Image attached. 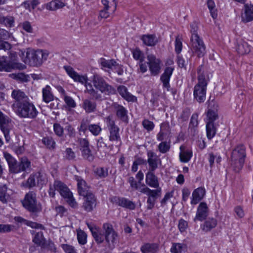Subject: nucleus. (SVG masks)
<instances>
[{
    "label": "nucleus",
    "mask_w": 253,
    "mask_h": 253,
    "mask_svg": "<svg viewBox=\"0 0 253 253\" xmlns=\"http://www.w3.org/2000/svg\"><path fill=\"white\" fill-rule=\"evenodd\" d=\"M84 198L83 205L84 210L87 212L92 211L96 207L97 199L94 195L92 193H89L86 195L83 196Z\"/></svg>",
    "instance_id": "17"
},
{
    "label": "nucleus",
    "mask_w": 253,
    "mask_h": 253,
    "mask_svg": "<svg viewBox=\"0 0 253 253\" xmlns=\"http://www.w3.org/2000/svg\"><path fill=\"white\" fill-rule=\"evenodd\" d=\"M217 117L218 115L216 111L209 109L207 113V122H211L213 123V122L216 120Z\"/></svg>",
    "instance_id": "51"
},
{
    "label": "nucleus",
    "mask_w": 253,
    "mask_h": 253,
    "mask_svg": "<svg viewBox=\"0 0 253 253\" xmlns=\"http://www.w3.org/2000/svg\"><path fill=\"white\" fill-rule=\"evenodd\" d=\"M22 203L23 207L31 212L37 213L42 210L41 205L37 203L36 194L33 191L25 195Z\"/></svg>",
    "instance_id": "7"
},
{
    "label": "nucleus",
    "mask_w": 253,
    "mask_h": 253,
    "mask_svg": "<svg viewBox=\"0 0 253 253\" xmlns=\"http://www.w3.org/2000/svg\"><path fill=\"white\" fill-rule=\"evenodd\" d=\"M64 100L68 107L71 108H74L76 107V103L71 97L64 95Z\"/></svg>",
    "instance_id": "58"
},
{
    "label": "nucleus",
    "mask_w": 253,
    "mask_h": 253,
    "mask_svg": "<svg viewBox=\"0 0 253 253\" xmlns=\"http://www.w3.org/2000/svg\"><path fill=\"white\" fill-rule=\"evenodd\" d=\"M205 193V189L203 187H199L195 189L192 193V198L191 204L192 205L197 204L203 198Z\"/></svg>",
    "instance_id": "26"
},
{
    "label": "nucleus",
    "mask_w": 253,
    "mask_h": 253,
    "mask_svg": "<svg viewBox=\"0 0 253 253\" xmlns=\"http://www.w3.org/2000/svg\"><path fill=\"white\" fill-rule=\"evenodd\" d=\"M116 201L118 205L130 210H134L136 207L135 203L125 198H118Z\"/></svg>",
    "instance_id": "30"
},
{
    "label": "nucleus",
    "mask_w": 253,
    "mask_h": 253,
    "mask_svg": "<svg viewBox=\"0 0 253 253\" xmlns=\"http://www.w3.org/2000/svg\"><path fill=\"white\" fill-rule=\"evenodd\" d=\"M178 229L182 233L184 232L188 227V223L183 219H180L178 223Z\"/></svg>",
    "instance_id": "64"
},
{
    "label": "nucleus",
    "mask_w": 253,
    "mask_h": 253,
    "mask_svg": "<svg viewBox=\"0 0 253 253\" xmlns=\"http://www.w3.org/2000/svg\"><path fill=\"white\" fill-rule=\"evenodd\" d=\"M180 152L179 153V159L182 163H187L192 157V152L190 150H185L183 146L180 147Z\"/></svg>",
    "instance_id": "32"
},
{
    "label": "nucleus",
    "mask_w": 253,
    "mask_h": 253,
    "mask_svg": "<svg viewBox=\"0 0 253 253\" xmlns=\"http://www.w3.org/2000/svg\"><path fill=\"white\" fill-rule=\"evenodd\" d=\"M118 91L122 97L127 101L135 102L137 100L135 96L127 91V89L125 86H119L118 87Z\"/></svg>",
    "instance_id": "27"
},
{
    "label": "nucleus",
    "mask_w": 253,
    "mask_h": 253,
    "mask_svg": "<svg viewBox=\"0 0 253 253\" xmlns=\"http://www.w3.org/2000/svg\"><path fill=\"white\" fill-rule=\"evenodd\" d=\"M75 179L77 181L78 191L79 194L83 196L92 193L90 191V187L85 181L81 176H76Z\"/></svg>",
    "instance_id": "18"
},
{
    "label": "nucleus",
    "mask_w": 253,
    "mask_h": 253,
    "mask_svg": "<svg viewBox=\"0 0 253 253\" xmlns=\"http://www.w3.org/2000/svg\"><path fill=\"white\" fill-rule=\"evenodd\" d=\"M147 64L149 65V70L153 76L158 75L161 70V61L159 59L156 57L152 54H149L147 56Z\"/></svg>",
    "instance_id": "16"
},
{
    "label": "nucleus",
    "mask_w": 253,
    "mask_h": 253,
    "mask_svg": "<svg viewBox=\"0 0 253 253\" xmlns=\"http://www.w3.org/2000/svg\"><path fill=\"white\" fill-rule=\"evenodd\" d=\"M246 157L244 146L238 145L233 150L231 156V165L234 171L239 172L242 169Z\"/></svg>",
    "instance_id": "4"
},
{
    "label": "nucleus",
    "mask_w": 253,
    "mask_h": 253,
    "mask_svg": "<svg viewBox=\"0 0 253 253\" xmlns=\"http://www.w3.org/2000/svg\"><path fill=\"white\" fill-rule=\"evenodd\" d=\"M64 154V158L68 160H73L75 159L76 157L75 152L70 148H66Z\"/></svg>",
    "instance_id": "54"
},
{
    "label": "nucleus",
    "mask_w": 253,
    "mask_h": 253,
    "mask_svg": "<svg viewBox=\"0 0 253 253\" xmlns=\"http://www.w3.org/2000/svg\"><path fill=\"white\" fill-rule=\"evenodd\" d=\"M64 68L68 75L74 80L75 82H79L82 84H85L86 90L85 92L88 93L92 97L95 99H100L101 98V95L97 90L94 89L91 84H86L87 77L85 75H80L77 73L74 69L69 66H65Z\"/></svg>",
    "instance_id": "2"
},
{
    "label": "nucleus",
    "mask_w": 253,
    "mask_h": 253,
    "mask_svg": "<svg viewBox=\"0 0 253 253\" xmlns=\"http://www.w3.org/2000/svg\"><path fill=\"white\" fill-rule=\"evenodd\" d=\"M127 181L130 184V187L132 190H138L141 193H142V191L141 189L148 187V186L144 183L141 184L139 183L138 181H136L134 177L132 176L128 177Z\"/></svg>",
    "instance_id": "35"
},
{
    "label": "nucleus",
    "mask_w": 253,
    "mask_h": 253,
    "mask_svg": "<svg viewBox=\"0 0 253 253\" xmlns=\"http://www.w3.org/2000/svg\"><path fill=\"white\" fill-rule=\"evenodd\" d=\"M92 83L95 88L102 93L110 95L115 93V88L109 84L102 77L97 74L93 76Z\"/></svg>",
    "instance_id": "8"
},
{
    "label": "nucleus",
    "mask_w": 253,
    "mask_h": 253,
    "mask_svg": "<svg viewBox=\"0 0 253 253\" xmlns=\"http://www.w3.org/2000/svg\"><path fill=\"white\" fill-rule=\"evenodd\" d=\"M42 100L47 103L53 100V95L51 91V87L46 85L42 88Z\"/></svg>",
    "instance_id": "37"
},
{
    "label": "nucleus",
    "mask_w": 253,
    "mask_h": 253,
    "mask_svg": "<svg viewBox=\"0 0 253 253\" xmlns=\"http://www.w3.org/2000/svg\"><path fill=\"white\" fill-rule=\"evenodd\" d=\"M158 249V245L154 243H146L141 247V251L142 253H156Z\"/></svg>",
    "instance_id": "36"
},
{
    "label": "nucleus",
    "mask_w": 253,
    "mask_h": 253,
    "mask_svg": "<svg viewBox=\"0 0 253 253\" xmlns=\"http://www.w3.org/2000/svg\"><path fill=\"white\" fill-rule=\"evenodd\" d=\"M141 39L145 45L150 46L155 45L158 42L154 35H145L142 36Z\"/></svg>",
    "instance_id": "34"
},
{
    "label": "nucleus",
    "mask_w": 253,
    "mask_h": 253,
    "mask_svg": "<svg viewBox=\"0 0 253 253\" xmlns=\"http://www.w3.org/2000/svg\"><path fill=\"white\" fill-rule=\"evenodd\" d=\"M105 120L109 131V140L116 143L121 142V137L119 134L120 128L115 125L113 117L109 116L105 118Z\"/></svg>",
    "instance_id": "11"
},
{
    "label": "nucleus",
    "mask_w": 253,
    "mask_h": 253,
    "mask_svg": "<svg viewBox=\"0 0 253 253\" xmlns=\"http://www.w3.org/2000/svg\"><path fill=\"white\" fill-rule=\"evenodd\" d=\"M11 97L15 100V102L12 105L14 110L19 106L29 100V97L25 93L19 89L13 90L11 93Z\"/></svg>",
    "instance_id": "15"
},
{
    "label": "nucleus",
    "mask_w": 253,
    "mask_h": 253,
    "mask_svg": "<svg viewBox=\"0 0 253 253\" xmlns=\"http://www.w3.org/2000/svg\"><path fill=\"white\" fill-rule=\"evenodd\" d=\"M11 122V119L0 110V129L3 132L7 142H8L10 139L9 131Z\"/></svg>",
    "instance_id": "14"
},
{
    "label": "nucleus",
    "mask_w": 253,
    "mask_h": 253,
    "mask_svg": "<svg viewBox=\"0 0 253 253\" xmlns=\"http://www.w3.org/2000/svg\"><path fill=\"white\" fill-rule=\"evenodd\" d=\"M82 107L86 113H92L96 110V103L89 99H85L83 101Z\"/></svg>",
    "instance_id": "33"
},
{
    "label": "nucleus",
    "mask_w": 253,
    "mask_h": 253,
    "mask_svg": "<svg viewBox=\"0 0 253 253\" xmlns=\"http://www.w3.org/2000/svg\"><path fill=\"white\" fill-rule=\"evenodd\" d=\"M208 7L210 11L211 16L213 19L217 17V14L216 10L215 8V3L213 0H207V1Z\"/></svg>",
    "instance_id": "47"
},
{
    "label": "nucleus",
    "mask_w": 253,
    "mask_h": 253,
    "mask_svg": "<svg viewBox=\"0 0 253 253\" xmlns=\"http://www.w3.org/2000/svg\"><path fill=\"white\" fill-rule=\"evenodd\" d=\"M104 8L114 13L116 9L117 2L115 0H102Z\"/></svg>",
    "instance_id": "42"
},
{
    "label": "nucleus",
    "mask_w": 253,
    "mask_h": 253,
    "mask_svg": "<svg viewBox=\"0 0 253 253\" xmlns=\"http://www.w3.org/2000/svg\"><path fill=\"white\" fill-rule=\"evenodd\" d=\"M146 184L149 186L156 188L161 189L159 186V182L158 177L155 175L154 171H148L146 174Z\"/></svg>",
    "instance_id": "20"
},
{
    "label": "nucleus",
    "mask_w": 253,
    "mask_h": 253,
    "mask_svg": "<svg viewBox=\"0 0 253 253\" xmlns=\"http://www.w3.org/2000/svg\"><path fill=\"white\" fill-rule=\"evenodd\" d=\"M158 150L162 153H166L170 149V142L162 141L158 145Z\"/></svg>",
    "instance_id": "49"
},
{
    "label": "nucleus",
    "mask_w": 253,
    "mask_h": 253,
    "mask_svg": "<svg viewBox=\"0 0 253 253\" xmlns=\"http://www.w3.org/2000/svg\"><path fill=\"white\" fill-rule=\"evenodd\" d=\"M190 45L193 53L199 57L203 56L206 53L205 44L198 34L191 35Z\"/></svg>",
    "instance_id": "10"
},
{
    "label": "nucleus",
    "mask_w": 253,
    "mask_h": 253,
    "mask_svg": "<svg viewBox=\"0 0 253 253\" xmlns=\"http://www.w3.org/2000/svg\"><path fill=\"white\" fill-rule=\"evenodd\" d=\"M182 49V38L179 36L176 37L175 41V50L177 54H179Z\"/></svg>",
    "instance_id": "56"
},
{
    "label": "nucleus",
    "mask_w": 253,
    "mask_h": 253,
    "mask_svg": "<svg viewBox=\"0 0 253 253\" xmlns=\"http://www.w3.org/2000/svg\"><path fill=\"white\" fill-rule=\"evenodd\" d=\"M54 186L56 191H58L61 196L66 199L67 202L71 207H77L78 204L74 198L72 193L65 184L60 181L55 180Z\"/></svg>",
    "instance_id": "9"
},
{
    "label": "nucleus",
    "mask_w": 253,
    "mask_h": 253,
    "mask_svg": "<svg viewBox=\"0 0 253 253\" xmlns=\"http://www.w3.org/2000/svg\"><path fill=\"white\" fill-rule=\"evenodd\" d=\"M216 225V219L213 218H209L204 222L202 226V229L206 232L210 231L212 229L215 228Z\"/></svg>",
    "instance_id": "41"
},
{
    "label": "nucleus",
    "mask_w": 253,
    "mask_h": 253,
    "mask_svg": "<svg viewBox=\"0 0 253 253\" xmlns=\"http://www.w3.org/2000/svg\"><path fill=\"white\" fill-rule=\"evenodd\" d=\"M104 237L108 247L110 250L115 248L116 244L119 242V235L114 230L113 226L109 223H104L103 225Z\"/></svg>",
    "instance_id": "6"
},
{
    "label": "nucleus",
    "mask_w": 253,
    "mask_h": 253,
    "mask_svg": "<svg viewBox=\"0 0 253 253\" xmlns=\"http://www.w3.org/2000/svg\"><path fill=\"white\" fill-rule=\"evenodd\" d=\"M3 156L8 164L10 171L13 173L17 164L16 160L7 152H3Z\"/></svg>",
    "instance_id": "39"
},
{
    "label": "nucleus",
    "mask_w": 253,
    "mask_h": 253,
    "mask_svg": "<svg viewBox=\"0 0 253 253\" xmlns=\"http://www.w3.org/2000/svg\"><path fill=\"white\" fill-rule=\"evenodd\" d=\"M0 23L7 27H13L14 23V18L11 16H4L0 15Z\"/></svg>",
    "instance_id": "44"
},
{
    "label": "nucleus",
    "mask_w": 253,
    "mask_h": 253,
    "mask_svg": "<svg viewBox=\"0 0 253 253\" xmlns=\"http://www.w3.org/2000/svg\"><path fill=\"white\" fill-rule=\"evenodd\" d=\"M133 58L140 61H144V57L143 53L138 49L134 50L132 52Z\"/></svg>",
    "instance_id": "60"
},
{
    "label": "nucleus",
    "mask_w": 253,
    "mask_h": 253,
    "mask_svg": "<svg viewBox=\"0 0 253 253\" xmlns=\"http://www.w3.org/2000/svg\"><path fill=\"white\" fill-rule=\"evenodd\" d=\"M13 228V226L11 225L0 224V233L9 232Z\"/></svg>",
    "instance_id": "63"
},
{
    "label": "nucleus",
    "mask_w": 253,
    "mask_h": 253,
    "mask_svg": "<svg viewBox=\"0 0 253 253\" xmlns=\"http://www.w3.org/2000/svg\"><path fill=\"white\" fill-rule=\"evenodd\" d=\"M173 70V68L171 67H168L166 68L164 72L161 76L160 80L163 83V86L165 88H167L168 90H169L170 88L169 82L170 78L172 75Z\"/></svg>",
    "instance_id": "21"
},
{
    "label": "nucleus",
    "mask_w": 253,
    "mask_h": 253,
    "mask_svg": "<svg viewBox=\"0 0 253 253\" xmlns=\"http://www.w3.org/2000/svg\"><path fill=\"white\" fill-rule=\"evenodd\" d=\"M142 126L148 131H151L154 127V123L148 120H144L142 122Z\"/></svg>",
    "instance_id": "62"
},
{
    "label": "nucleus",
    "mask_w": 253,
    "mask_h": 253,
    "mask_svg": "<svg viewBox=\"0 0 253 253\" xmlns=\"http://www.w3.org/2000/svg\"><path fill=\"white\" fill-rule=\"evenodd\" d=\"M26 68V65L18 62H9L4 57L0 58V71L11 72L12 70H20Z\"/></svg>",
    "instance_id": "12"
},
{
    "label": "nucleus",
    "mask_w": 253,
    "mask_h": 253,
    "mask_svg": "<svg viewBox=\"0 0 253 253\" xmlns=\"http://www.w3.org/2000/svg\"><path fill=\"white\" fill-rule=\"evenodd\" d=\"M6 184H0V201L3 204H6L10 199V194Z\"/></svg>",
    "instance_id": "31"
},
{
    "label": "nucleus",
    "mask_w": 253,
    "mask_h": 253,
    "mask_svg": "<svg viewBox=\"0 0 253 253\" xmlns=\"http://www.w3.org/2000/svg\"><path fill=\"white\" fill-rule=\"evenodd\" d=\"M250 50V46L246 42L241 40L238 42L237 51L239 54H247L249 53Z\"/></svg>",
    "instance_id": "40"
},
{
    "label": "nucleus",
    "mask_w": 253,
    "mask_h": 253,
    "mask_svg": "<svg viewBox=\"0 0 253 253\" xmlns=\"http://www.w3.org/2000/svg\"><path fill=\"white\" fill-rule=\"evenodd\" d=\"M88 129L94 136L98 135L102 130V128L99 125L90 124L88 126Z\"/></svg>",
    "instance_id": "46"
},
{
    "label": "nucleus",
    "mask_w": 253,
    "mask_h": 253,
    "mask_svg": "<svg viewBox=\"0 0 253 253\" xmlns=\"http://www.w3.org/2000/svg\"><path fill=\"white\" fill-rule=\"evenodd\" d=\"M36 185L37 182L35 174H31L27 180L26 186L29 188H31L36 186Z\"/></svg>",
    "instance_id": "55"
},
{
    "label": "nucleus",
    "mask_w": 253,
    "mask_h": 253,
    "mask_svg": "<svg viewBox=\"0 0 253 253\" xmlns=\"http://www.w3.org/2000/svg\"><path fill=\"white\" fill-rule=\"evenodd\" d=\"M42 141L48 148H53L55 147V143L51 137H44Z\"/></svg>",
    "instance_id": "61"
},
{
    "label": "nucleus",
    "mask_w": 253,
    "mask_h": 253,
    "mask_svg": "<svg viewBox=\"0 0 253 253\" xmlns=\"http://www.w3.org/2000/svg\"><path fill=\"white\" fill-rule=\"evenodd\" d=\"M208 208L207 204L202 202L201 203L197 208L196 215L194 218V221H202L206 218L208 215Z\"/></svg>",
    "instance_id": "23"
},
{
    "label": "nucleus",
    "mask_w": 253,
    "mask_h": 253,
    "mask_svg": "<svg viewBox=\"0 0 253 253\" xmlns=\"http://www.w3.org/2000/svg\"><path fill=\"white\" fill-rule=\"evenodd\" d=\"M64 3L59 0H52L46 4V8L50 11H55L65 6Z\"/></svg>",
    "instance_id": "38"
},
{
    "label": "nucleus",
    "mask_w": 253,
    "mask_h": 253,
    "mask_svg": "<svg viewBox=\"0 0 253 253\" xmlns=\"http://www.w3.org/2000/svg\"><path fill=\"white\" fill-rule=\"evenodd\" d=\"M243 20L250 22L253 20V5L252 4H245L244 5V14L242 16Z\"/></svg>",
    "instance_id": "29"
},
{
    "label": "nucleus",
    "mask_w": 253,
    "mask_h": 253,
    "mask_svg": "<svg viewBox=\"0 0 253 253\" xmlns=\"http://www.w3.org/2000/svg\"><path fill=\"white\" fill-rule=\"evenodd\" d=\"M142 190L141 193L145 194L148 196L147 209L151 210L155 206L157 197L160 196L162 190L161 189L151 190L148 187Z\"/></svg>",
    "instance_id": "13"
},
{
    "label": "nucleus",
    "mask_w": 253,
    "mask_h": 253,
    "mask_svg": "<svg viewBox=\"0 0 253 253\" xmlns=\"http://www.w3.org/2000/svg\"><path fill=\"white\" fill-rule=\"evenodd\" d=\"M99 63L102 66V68L106 70L116 69L119 67V64L114 59L106 60L104 58L100 59Z\"/></svg>",
    "instance_id": "25"
},
{
    "label": "nucleus",
    "mask_w": 253,
    "mask_h": 253,
    "mask_svg": "<svg viewBox=\"0 0 253 253\" xmlns=\"http://www.w3.org/2000/svg\"><path fill=\"white\" fill-rule=\"evenodd\" d=\"M87 235L85 232L81 230L78 231L77 238L79 243L81 245H84L86 243Z\"/></svg>",
    "instance_id": "52"
},
{
    "label": "nucleus",
    "mask_w": 253,
    "mask_h": 253,
    "mask_svg": "<svg viewBox=\"0 0 253 253\" xmlns=\"http://www.w3.org/2000/svg\"><path fill=\"white\" fill-rule=\"evenodd\" d=\"M82 156L84 159L88 160V161H92L93 160L94 156L91 153V151L89 148L85 149H80Z\"/></svg>",
    "instance_id": "48"
},
{
    "label": "nucleus",
    "mask_w": 253,
    "mask_h": 253,
    "mask_svg": "<svg viewBox=\"0 0 253 253\" xmlns=\"http://www.w3.org/2000/svg\"><path fill=\"white\" fill-rule=\"evenodd\" d=\"M49 53L46 50H34L28 48L24 50H19V55L25 64L31 66H39L46 60Z\"/></svg>",
    "instance_id": "1"
},
{
    "label": "nucleus",
    "mask_w": 253,
    "mask_h": 253,
    "mask_svg": "<svg viewBox=\"0 0 253 253\" xmlns=\"http://www.w3.org/2000/svg\"><path fill=\"white\" fill-rule=\"evenodd\" d=\"M92 235L94 240L98 244H101L103 242L104 237L99 229L96 232H92Z\"/></svg>",
    "instance_id": "50"
},
{
    "label": "nucleus",
    "mask_w": 253,
    "mask_h": 253,
    "mask_svg": "<svg viewBox=\"0 0 253 253\" xmlns=\"http://www.w3.org/2000/svg\"><path fill=\"white\" fill-rule=\"evenodd\" d=\"M37 184L43 185L46 182V178L45 175L40 172L35 173Z\"/></svg>",
    "instance_id": "57"
},
{
    "label": "nucleus",
    "mask_w": 253,
    "mask_h": 253,
    "mask_svg": "<svg viewBox=\"0 0 253 253\" xmlns=\"http://www.w3.org/2000/svg\"><path fill=\"white\" fill-rule=\"evenodd\" d=\"M198 83L194 88V96L196 100L201 103L206 99V94L208 81L206 79L204 72V67L201 65L198 69Z\"/></svg>",
    "instance_id": "3"
},
{
    "label": "nucleus",
    "mask_w": 253,
    "mask_h": 253,
    "mask_svg": "<svg viewBox=\"0 0 253 253\" xmlns=\"http://www.w3.org/2000/svg\"><path fill=\"white\" fill-rule=\"evenodd\" d=\"M186 248V245L184 244L173 243L170 251L171 253H181Z\"/></svg>",
    "instance_id": "45"
},
{
    "label": "nucleus",
    "mask_w": 253,
    "mask_h": 253,
    "mask_svg": "<svg viewBox=\"0 0 253 253\" xmlns=\"http://www.w3.org/2000/svg\"><path fill=\"white\" fill-rule=\"evenodd\" d=\"M113 106L116 110L117 117L123 122L127 123L128 116L127 110L124 106L117 103H114Z\"/></svg>",
    "instance_id": "22"
},
{
    "label": "nucleus",
    "mask_w": 253,
    "mask_h": 253,
    "mask_svg": "<svg viewBox=\"0 0 253 253\" xmlns=\"http://www.w3.org/2000/svg\"><path fill=\"white\" fill-rule=\"evenodd\" d=\"M206 130L207 137L208 139H211L216 134V128L214 124L211 122H207Z\"/></svg>",
    "instance_id": "43"
},
{
    "label": "nucleus",
    "mask_w": 253,
    "mask_h": 253,
    "mask_svg": "<svg viewBox=\"0 0 253 253\" xmlns=\"http://www.w3.org/2000/svg\"><path fill=\"white\" fill-rule=\"evenodd\" d=\"M31 233L33 235H34L32 241L35 244L41 247H46V245L45 244V239L43 237L42 232L39 231L36 232L34 230H32L31 231Z\"/></svg>",
    "instance_id": "28"
},
{
    "label": "nucleus",
    "mask_w": 253,
    "mask_h": 253,
    "mask_svg": "<svg viewBox=\"0 0 253 253\" xmlns=\"http://www.w3.org/2000/svg\"><path fill=\"white\" fill-rule=\"evenodd\" d=\"M30 161L26 157H23L21 159L19 164L18 165L16 164L13 173H18L21 171H26L30 169Z\"/></svg>",
    "instance_id": "24"
},
{
    "label": "nucleus",
    "mask_w": 253,
    "mask_h": 253,
    "mask_svg": "<svg viewBox=\"0 0 253 253\" xmlns=\"http://www.w3.org/2000/svg\"><path fill=\"white\" fill-rule=\"evenodd\" d=\"M14 111L18 116L23 118L35 119L39 113L36 106L30 100L19 106Z\"/></svg>",
    "instance_id": "5"
},
{
    "label": "nucleus",
    "mask_w": 253,
    "mask_h": 253,
    "mask_svg": "<svg viewBox=\"0 0 253 253\" xmlns=\"http://www.w3.org/2000/svg\"><path fill=\"white\" fill-rule=\"evenodd\" d=\"M23 30L29 33H32L33 32V28L31 26V23L28 21H25L19 25Z\"/></svg>",
    "instance_id": "59"
},
{
    "label": "nucleus",
    "mask_w": 253,
    "mask_h": 253,
    "mask_svg": "<svg viewBox=\"0 0 253 253\" xmlns=\"http://www.w3.org/2000/svg\"><path fill=\"white\" fill-rule=\"evenodd\" d=\"M94 172L99 178L106 177L108 174V170L103 168H97L94 170Z\"/></svg>",
    "instance_id": "53"
},
{
    "label": "nucleus",
    "mask_w": 253,
    "mask_h": 253,
    "mask_svg": "<svg viewBox=\"0 0 253 253\" xmlns=\"http://www.w3.org/2000/svg\"><path fill=\"white\" fill-rule=\"evenodd\" d=\"M147 162L149 166V171H154L157 169L158 164L161 163V160L154 152L151 151L147 152Z\"/></svg>",
    "instance_id": "19"
}]
</instances>
